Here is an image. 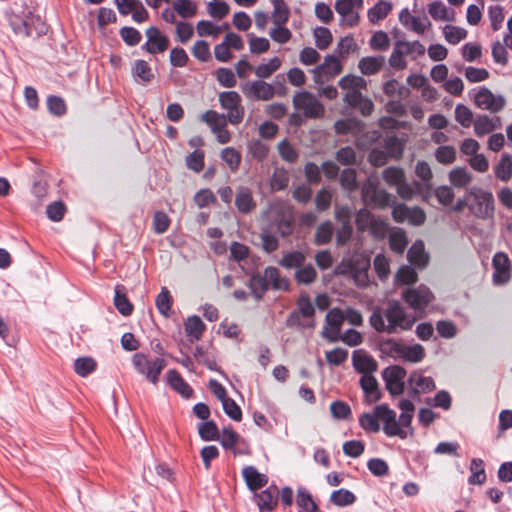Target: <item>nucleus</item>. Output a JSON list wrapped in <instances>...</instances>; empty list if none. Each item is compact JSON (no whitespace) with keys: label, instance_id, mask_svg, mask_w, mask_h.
Here are the masks:
<instances>
[{"label":"nucleus","instance_id":"f257e3e1","mask_svg":"<svg viewBox=\"0 0 512 512\" xmlns=\"http://www.w3.org/2000/svg\"><path fill=\"white\" fill-rule=\"evenodd\" d=\"M416 321L417 317L395 300L389 301L384 308L375 309L369 318L370 325L377 332L388 334L410 330Z\"/></svg>","mask_w":512,"mask_h":512},{"label":"nucleus","instance_id":"f03ea898","mask_svg":"<svg viewBox=\"0 0 512 512\" xmlns=\"http://www.w3.org/2000/svg\"><path fill=\"white\" fill-rule=\"evenodd\" d=\"M383 354L394 360L419 363L425 357V349L421 344L408 345L400 340L388 339L381 343Z\"/></svg>","mask_w":512,"mask_h":512},{"label":"nucleus","instance_id":"7ed1b4c3","mask_svg":"<svg viewBox=\"0 0 512 512\" xmlns=\"http://www.w3.org/2000/svg\"><path fill=\"white\" fill-rule=\"evenodd\" d=\"M470 212L479 219H489L494 215V198L491 192L473 187L467 195Z\"/></svg>","mask_w":512,"mask_h":512},{"label":"nucleus","instance_id":"20e7f679","mask_svg":"<svg viewBox=\"0 0 512 512\" xmlns=\"http://www.w3.org/2000/svg\"><path fill=\"white\" fill-rule=\"evenodd\" d=\"M132 364L139 374L143 375L147 381L154 385L159 382V377L167 366V362L163 357L150 358L141 352L133 355Z\"/></svg>","mask_w":512,"mask_h":512},{"label":"nucleus","instance_id":"39448f33","mask_svg":"<svg viewBox=\"0 0 512 512\" xmlns=\"http://www.w3.org/2000/svg\"><path fill=\"white\" fill-rule=\"evenodd\" d=\"M401 298L414 311L412 315L418 319L425 316V310L434 300V295L427 286L421 284L404 289Z\"/></svg>","mask_w":512,"mask_h":512},{"label":"nucleus","instance_id":"423d86ee","mask_svg":"<svg viewBox=\"0 0 512 512\" xmlns=\"http://www.w3.org/2000/svg\"><path fill=\"white\" fill-rule=\"evenodd\" d=\"M267 219L275 226L281 236L292 234L294 229V214L292 208L284 202L272 204L266 212Z\"/></svg>","mask_w":512,"mask_h":512},{"label":"nucleus","instance_id":"0eeeda50","mask_svg":"<svg viewBox=\"0 0 512 512\" xmlns=\"http://www.w3.org/2000/svg\"><path fill=\"white\" fill-rule=\"evenodd\" d=\"M384 181L396 188L397 194L404 200H410L416 195V191L421 189L419 182L408 183L403 169L395 166L384 169L382 173Z\"/></svg>","mask_w":512,"mask_h":512},{"label":"nucleus","instance_id":"6e6552de","mask_svg":"<svg viewBox=\"0 0 512 512\" xmlns=\"http://www.w3.org/2000/svg\"><path fill=\"white\" fill-rule=\"evenodd\" d=\"M361 196L363 202L373 208L383 209L392 202V195L379 188L378 180L375 177H368L361 185Z\"/></svg>","mask_w":512,"mask_h":512},{"label":"nucleus","instance_id":"1a4fd4ad","mask_svg":"<svg viewBox=\"0 0 512 512\" xmlns=\"http://www.w3.org/2000/svg\"><path fill=\"white\" fill-rule=\"evenodd\" d=\"M219 103L222 109L227 111L225 116L230 124L238 125L243 121L245 109L242 105V98L238 92H221L219 94Z\"/></svg>","mask_w":512,"mask_h":512},{"label":"nucleus","instance_id":"9d476101","mask_svg":"<svg viewBox=\"0 0 512 512\" xmlns=\"http://www.w3.org/2000/svg\"><path fill=\"white\" fill-rule=\"evenodd\" d=\"M363 3L364 0H336L334 8L340 15V24L350 28L357 26Z\"/></svg>","mask_w":512,"mask_h":512},{"label":"nucleus","instance_id":"9b49d317","mask_svg":"<svg viewBox=\"0 0 512 512\" xmlns=\"http://www.w3.org/2000/svg\"><path fill=\"white\" fill-rule=\"evenodd\" d=\"M293 106L302 111L307 118H318L323 115L324 107L310 92L301 91L294 95Z\"/></svg>","mask_w":512,"mask_h":512},{"label":"nucleus","instance_id":"f8f14e48","mask_svg":"<svg viewBox=\"0 0 512 512\" xmlns=\"http://www.w3.org/2000/svg\"><path fill=\"white\" fill-rule=\"evenodd\" d=\"M339 86L346 91L344 100L350 106L356 107L361 102L364 96L361 93L362 89L366 88V81L364 78L356 75H347L341 78Z\"/></svg>","mask_w":512,"mask_h":512},{"label":"nucleus","instance_id":"ddd939ff","mask_svg":"<svg viewBox=\"0 0 512 512\" xmlns=\"http://www.w3.org/2000/svg\"><path fill=\"white\" fill-rule=\"evenodd\" d=\"M375 412L379 420L384 423L383 431L387 436H398L402 439L407 437L405 430L398 424L395 411L386 405H378L375 407Z\"/></svg>","mask_w":512,"mask_h":512},{"label":"nucleus","instance_id":"4468645a","mask_svg":"<svg viewBox=\"0 0 512 512\" xmlns=\"http://www.w3.org/2000/svg\"><path fill=\"white\" fill-rule=\"evenodd\" d=\"M475 105L492 113L500 112L506 105V100L501 95H494L491 90L482 87L474 96Z\"/></svg>","mask_w":512,"mask_h":512},{"label":"nucleus","instance_id":"2eb2a0df","mask_svg":"<svg viewBox=\"0 0 512 512\" xmlns=\"http://www.w3.org/2000/svg\"><path fill=\"white\" fill-rule=\"evenodd\" d=\"M241 88L246 97L251 100L268 101L275 95L274 87L262 79L246 82Z\"/></svg>","mask_w":512,"mask_h":512},{"label":"nucleus","instance_id":"dca6fc26","mask_svg":"<svg viewBox=\"0 0 512 512\" xmlns=\"http://www.w3.org/2000/svg\"><path fill=\"white\" fill-rule=\"evenodd\" d=\"M392 217L398 223L408 221L412 225H422L425 222V212L419 207H408L405 204H396L392 210Z\"/></svg>","mask_w":512,"mask_h":512},{"label":"nucleus","instance_id":"f3484780","mask_svg":"<svg viewBox=\"0 0 512 512\" xmlns=\"http://www.w3.org/2000/svg\"><path fill=\"white\" fill-rule=\"evenodd\" d=\"M342 70V65L339 59L333 55L325 57L324 62L316 66L313 70L314 81L318 84L329 80L338 75Z\"/></svg>","mask_w":512,"mask_h":512},{"label":"nucleus","instance_id":"a211bd4d","mask_svg":"<svg viewBox=\"0 0 512 512\" xmlns=\"http://www.w3.org/2000/svg\"><path fill=\"white\" fill-rule=\"evenodd\" d=\"M345 321L344 312L339 308H333L326 315V325L323 330V336L330 342H336L340 339L341 326Z\"/></svg>","mask_w":512,"mask_h":512},{"label":"nucleus","instance_id":"6ab92c4d","mask_svg":"<svg viewBox=\"0 0 512 512\" xmlns=\"http://www.w3.org/2000/svg\"><path fill=\"white\" fill-rule=\"evenodd\" d=\"M406 371L400 366H390L383 372L386 389L393 396L402 394L404 390V378Z\"/></svg>","mask_w":512,"mask_h":512},{"label":"nucleus","instance_id":"aec40b11","mask_svg":"<svg viewBox=\"0 0 512 512\" xmlns=\"http://www.w3.org/2000/svg\"><path fill=\"white\" fill-rule=\"evenodd\" d=\"M145 34L147 41L143 44L142 49L150 54L163 53L167 50L169 40L157 27H149Z\"/></svg>","mask_w":512,"mask_h":512},{"label":"nucleus","instance_id":"412c9836","mask_svg":"<svg viewBox=\"0 0 512 512\" xmlns=\"http://www.w3.org/2000/svg\"><path fill=\"white\" fill-rule=\"evenodd\" d=\"M218 440L225 449L232 450L235 455L248 453L245 441L230 427L223 428Z\"/></svg>","mask_w":512,"mask_h":512},{"label":"nucleus","instance_id":"4be33fe9","mask_svg":"<svg viewBox=\"0 0 512 512\" xmlns=\"http://www.w3.org/2000/svg\"><path fill=\"white\" fill-rule=\"evenodd\" d=\"M399 21L406 29L419 35L424 34L431 27V22L426 16H414L407 8L400 11Z\"/></svg>","mask_w":512,"mask_h":512},{"label":"nucleus","instance_id":"5701e85b","mask_svg":"<svg viewBox=\"0 0 512 512\" xmlns=\"http://www.w3.org/2000/svg\"><path fill=\"white\" fill-rule=\"evenodd\" d=\"M493 282L497 285L505 284L510 280V260L503 252H497L492 259Z\"/></svg>","mask_w":512,"mask_h":512},{"label":"nucleus","instance_id":"b1692460","mask_svg":"<svg viewBox=\"0 0 512 512\" xmlns=\"http://www.w3.org/2000/svg\"><path fill=\"white\" fill-rule=\"evenodd\" d=\"M352 362L355 370L362 375L372 374L378 367L376 360L364 350H355Z\"/></svg>","mask_w":512,"mask_h":512},{"label":"nucleus","instance_id":"393cba45","mask_svg":"<svg viewBox=\"0 0 512 512\" xmlns=\"http://www.w3.org/2000/svg\"><path fill=\"white\" fill-rule=\"evenodd\" d=\"M409 388L411 394H421L428 393L435 389L434 380L429 377L423 375V373L415 371L411 373L408 379Z\"/></svg>","mask_w":512,"mask_h":512},{"label":"nucleus","instance_id":"a878e982","mask_svg":"<svg viewBox=\"0 0 512 512\" xmlns=\"http://www.w3.org/2000/svg\"><path fill=\"white\" fill-rule=\"evenodd\" d=\"M279 491L276 486L255 494L256 503L261 511H272L277 506Z\"/></svg>","mask_w":512,"mask_h":512},{"label":"nucleus","instance_id":"bb28decb","mask_svg":"<svg viewBox=\"0 0 512 512\" xmlns=\"http://www.w3.org/2000/svg\"><path fill=\"white\" fill-rule=\"evenodd\" d=\"M242 476L252 491L263 488L267 482L268 477L265 474L260 473L254 466H246L242 470Z\"/></svg>","mask_w":512,"mask_h":512},{"label":"nucleus","instance_id":"cd10ccee","mask_svg":"<svg viewBox=\"0 0 512 512\" xmlns=\"http://www.w3.org/2000/svg\"><path fill=\"white\" fill-rule=\"evenodd\" d=\"M415 174L422 181V183H419L421 185V189L420 191L417 190L416 194H421L425 197L432 188L431 180L433 175L429 164L425 161H418L415 166Z\"/></svg>","mask_w":512,"mask_h":512},{"label":"nucleus","instance_id":"c85d7f7f","mask_svg":"<svg viewBox=\"0 0 512 512\" xmlns=\"http://www.w3.org/2000/svg\"><path fill=\"white\" fill-rule=\"evenodd\" d=\"M235 205L239 212L247 214L256 208V201L253 198L252 191L248 187H239L237 190Z\"/></svg>","mask_w":512,"mask_h":512},{"label":"nucleus","instance_id":"c756f323","mask_svg":"<svg viewBox=\"0 0 512 512\" xmlns=\"http://www.w3.org/2000/svg\"><path fill=\"white\" fill-rule=\"evenodd\" d=\"M500 125V118H490L487 115H479L473 122L474 133L477 137H483L493 132Z\"/></svg>","mask_w":512,"mask_h":512},{"label":"nucleus","instance_id":"7c9ffc66","mask_svg":"<svg viewBox=\"0 0 512 512\" xmlns=\"http://www.w3.org/2000/svg\"><path fill=\"white\" fill-rule=\"evenodd\" d=\"M428 13L429 15L436 21H447L453 22L455 20V11L451 8H448L441 1H433L428 5Z\"/></svg>","mask_w":512,"mask_h":512},{"label":"nucleus","instance_id":"2f4dec72","mask_svg":"<svg viewBox=\"0 0 512 512\" xmlns=\"http://www.w3.org/2000/svg\"><path fill=\"white\" fill-rule=\"evenodd\" d=\"M409 262L418 268H424L427 263L429 256L425 252L424 243L422 241H416L408 250L407 254Z\"/></svg>","mask_w":512,"mask_h":512},{"label":"nucleus","instance_id":"473e14b6","mask_svg":"<svg viewBox=\"0 0 512 512\" xmlns=\"http://www.w3.org/2000/svg\"><path fill=\"white\" fill-rule=\"evenodd\" d=\"M184 330L191 342L198 341L205 331V324L200 317L190 316L184 322Z\"/></svg>","mask_w":512,"mask_h":512},{"label":"nucleus","instance_id":"72a5a7b5","mask_svg":"<svg viewBox=\"0 0 512 512\" xmlns=\"http://www.w3.org/2000/svg\"><path fill=\"white\" fill-rule=\"evenodd\" d=\"M360 385L369 402H376L380 399L381 393L378 382L372 374L362 375Z\"/></svg>","mask_w":512,"mask_h":512},{"label":"nucleus","instance_id":"f704fd0d","mask_svg":"<svg viewBox=\"0 0 512 512\" xmlns=\"http://www.w3.org/2000/svg\"><path fill=\"white\" fill-rule=\"evenodd\" d=\"M167 380L169 385L184 398L191 397L193 389L176 370H169L167 372Z\"/></svg>","mask_w":512,"mask_h":512},{"label":"nucleus","instance_id":"c9c22d12","mask_svg":"<svg viewBox=\"0 0 512 512\" xmlns=\"http://www.w3.org/2000/svg\"><path fill=\"white\" fill-rule=\"evenodd\" d=\"M201 120L210 126L214 134L221 131L222 129H225L228 122L225 114H219L214 110H208L203 113Z\"/></svg>","mask_w":512,"mask_h":512},{"label":"nucleus","instance_id":"e433bc0d","mask_svg":"<svg viewBox=\"0 0 512 512\" xmlns=\"http://www.w3.org/2000/svg\"><path fill=\"white\" fill-rule=\"evenodd\" d=\"M273 11L271 19L273 25H286L290 17V9L284 0H272Z\"/></svg>","mask_w":512,"mask_h":512},{"label":"nucleus","instance_id":"4c0bfd02","mask_svg":"<svg viewBox=\"0 0 512 512\" xmlns=\"http://www.w3.org/2000/svg\"><path fill=\"white\" fill-rule=\"evenodd\" d=\"M114 305L123 316H129L133 312V305L128 300L126 289L123 285L115 287Z\"/></svg>","mask_w":512,"mask_h":512},{"label":"nucleus","instance_id":"58836bf2","mask_svg":"<svg viewBox=\"0 0 512 512\" xmlns=\"http://www.w3.org/2000/svg\"><path fill=\"white\" fill-rule=\"evenodd\" d=\"M264 277L266 282L272 286L275 290H288L289 281L286 278L280 276V272L275 267H267L264 270Z\"/></svg>","mask_w":512,"mask_h":512},{"label":"nucleus","instance_id":"ea45409f","mask_svg":"<svg viewBox=\"0 0 512 512\" xmlns=\"http://www.w3.org/2000/svg\"><path fill=\"white\" fill-rule=\"evenodd\" d=\"M494 173L497 179L507 182L512 177V157L509 154H503L501 159L494 167Z\"/></svg>","mask_w":512,"mask_h":512},{"label":"nucleus","instance_id":"a19ab883","mask_svg":"<svg viewBox=\"0 0 512 512\" xmlns=\"http://www.w3.org/2000/svg\"><path fill=\"white\" fill-rule=\"evenodd\" d=\"M392 10V4L386 1H379L368 10L367 17L373 24L378 23L388 16Z\"/></svg>","mask_w":512,"mask_h":512},{"label":"nucleus","instance_id":"79ce46f5","mask_svg":"<svg viewBox=\"0 0 512 512\" xmlns=\"http://www.w3.org/2000/svg\"><path fill=\"white\" fill-rule=\"evenodd\" d=\"M384 57H363L358 64L360 71L365 75L376 74L384 65Z\"/></svg>","mask_w":512,"mask_h":512},{"label":"nucleus","instance_id":"37998d69","mask_svg":"<svg viewBox=\"0 0 512 512\" xmlns=\"http://www.w3.org/2000/svg\"><path fill=\"white\" fill-rule=\"evenodd\" d=\"M471 475L468 482L472 485H481L486 480L484 462L481 459L473 458L470 463Z\"/></svg>","mask_w":512,"mask_h":512},{"label":"nucleus","instance_id":"c03bdc74","mask_svg":"<svg viewBox=\"0 0 512 512\" xmlns=\"http://www.w3.org/2000/svg\"><path fill=\"white\" fill-rule=\"evenodd\" d=\"M449 181L456 188H464L472 181V174L463 167H458L450 171Z\"/></svg>","mask_w":512,"mask_h":512},{"label":"nucleus","instance_id":"a18cd8bd","mask_svg":"<svg viewBox=\"0 0 512 512\" xmlns=\"http://www.w3.org/2000/svg\"><path fill=\"white\" fill-rule=\"evenodd\" d=\"M296 503L299 507V512H316L318 509L312 495L305 488L297 490Z\"/></svg>","mask_w":512,"mask_h":512},{"label":"nucleus","instance_id":"49530a36","mask_svg":"<svg viewBox=\"0 0 512 512\" xmlns=\"http://www.w3.org/2000/svg\"><path fill=\"white\" fill-rule=\"evenodd\" d=\"M290 176L286 169L275 168L270 179V188L272 191L284 190L289 185Z\"/></svg>","mask_w":512,"mask_h":512},{"label":"nucleus","instance_id":"de8ad7c7","mask_svg":"<svg viewBox=\"0 0 512 512\" xmlns=\"http://www.w3.org/2000/svg\"><path fill=\"white\" fill-rule=\"evenodd\" d=\"M132 71L137 81L142 83H148L154 78L150 65L144 60L135 61Z\"/></svg>","mask_w":512,"mask_h":512},{"label":"nucleus","instance_id":"09e8293b","mask_svg":"<svg viewBox=\"0 0 512 512\" xmlns=\"http://www.w3.org/2000/svg\"><path fill=\"white\" fill-rule=\"evenodd\" d=\"M281 66V60L278 57L271 58L267 63L258 65L254 72L259 79L269 78Z\"/></svg>","mask_w":512,"mask_h":512},{"label":"nucleus","instance_id":"8fccbe9b","mask_svg":"<svg viewBox=\"0 0 512 512\" xmlns=\"http://www.w3.org/2000/svg\"><path fill=\"white\" fill-rule=\"evenodd\" d=\"M396 43L405 56H411L413 59L425 53L424 45L417 40L412 42L397 41Z\"/></svg>","mask_w":512,"mask_h":512},{"label":"nucleus","instance_id":"3c124183","mask_svg":"<svg viewBox=\"0 0 512 512\" xmlns=\"http://www.w3.org/2000/svg\"><path fill=\"white\" fill-rule=\"evenodd\" d=\"M249 288L255 299L260 300L268 290V284L264 275L255 274L251 276L249 279Z\"/></svg>","mask_w":512,"mask_h":512},{"label":"nucleus","instance_id":"603ef678","mask_svg":"<svg viewBox=\"0 0 512 512\" xmlns=\"http://www.w3.org/2000/svg\"><path fill=\"white\" fill-rule=\"evenodd\" d=\"M196 32L200 37L217 38L222 32V27L208 20H200L196 24Z\"/></svg>","mask_w":512,"mask_h":512},{"label":"nucleus","instance_id":"864d4df0","mask_svg":"<svg viewBox=\"0 0 512 512\" xmlns=\"http://www.w3.org/2000/svg\"><path fill=\"white\" fill-rule=\"evenodd\" d=\"M173 8L182 18H192L197 13V5L191 0H175Z\"/></svg>","mask_w":512,"mask_h":512},{"label":"nucleus","instance_id":"5fc2aeb1","mask_svg":"<svg viewBox=\"0 0 512 512\" xmlns=\"http://www.w3.org/2000/svg\"><path fill=\"white\" fill-rule=\"evenodd\" d=\"M445 40L452 45L458 44L467 37V31L458 26L446 25L443 28Z\"/></svg>","mask_w":512,"mask_h":512},{"label":"nucleus","instance_id":"6e6d98bb","mask_svg":"<svg viewBox=\"0 0 512 512\" xmlns=\"http://www.w3.org/2000/svg\"><path fill=\"white\" fill-rule=\"evenodd\" d=\"M389 244L395 253H403L408 244L405 232L401 229L392 231L389 235Z\"/></svg>","mask_w":512,"mask_h":512},{"label":"nucleus","instance_id":"4d7b16f0","mask_svg":"<svg viewBox=\"0 0 512 512\" xmlns=\"http://www.w3.org/2000/svg\"><path fill=\"white\" fill-rule=\"evenodd\" d=\"M355 500V495L351 491L343 488L333 491L330 495L331 503L339 507L351 505L355 502Z\"/></svg>","mask_w":512,"mask_h":512},{"label":"nucleus","instance_id":"13d9d810","mask_svg":"<svg viewBox=\"0 0 512 512\" xmlns=\"http://www.w3.org/2000/svg\"><path fill=\"white\" fill-rule=\"evenodd\" d=\"M221 159L228 165L231 171L238 170L241 163V154L233 147H226L221 151Z\"/></svg>","mask_w":512,"mask_h":512},{"label":"nucleus","instance_id":"bf43d9fd","mask_svg":"<svg viewBox=\"0 0 512 512\" xmlns=\"http://www.w3.org/2000/svg\"><path fill=\"white\" fill-rule=\"evenodd\" d=\"M198 433L202 440L213 441L219 439V430L214 421H205L198 425Z\"/></svg>","mask_w":512,"mask_h":512},{"label":"nucleus","instance_id":"052dcab7","mask_svg":"<svg viewBox=\"0 0 512 512\" xmlns=\"http://www.w3.org/2000/svg\"><path fill=\"white\" fill-rule=\"evenodd\" d=\"M155 305L160 314L166 317L169 315L172 306V297L166 287H162L160 293L157 295Z\"/></svg>","mask_w":512,"mask_h":512},{"label":"nucleus","instance_id":"680f3d73","mask_svg":"<svg viewBox=\"0 0 512 512\" xmlns=\"http://www.w3.org/2000/svg\"><path fill=\"white\" fill-rule=\"evenodd\" d=\"M334 233L333 225L330 221H325L321 223L315 232V239L314 242L317 245H323L328 243Z\"/></svg>","mask_w":512,"mask_h":512},{"label":"nucleus","instance_id":"e2e57ef3","mask_svg":"<svg viewBox=\"0 0 512 512\" xmlns=\"http://www.w3.org/2000/svg\"><path fill=\"white\" fill-rule=\"evenodd\" d=\"M435 159L443 165H450L456 160V149L453 146L441 145L435 150Z\"/></svg>","mask_w":512,"mask_h":512},{"label":"nucleus","instance_id":"0e129e2a","mask_svg":"<svg viewBox=\"0 0 512 512\" xmlns=\"http://www.w3.org/2000/svg\"><path fill=\"white\" fill-rule=\"evenodd\" d=\"M455 120L464 128H469L474 120L473 113L470 108L463 104H458L455 107Z\"/></svg>","mask_w":512,"mask_h":512},{"label":"nucleus","instance_id":"69168bd1","mask_svg":"<svg viewBox=\"0 0 512 512\" xmlns=\"http://www.w3.org/2000/svg\"><path fill=\"white\" fill-rule=\"evenodd\" d=\"M340 185L347 191H355L358 188L356 170L347 168L340 174Z\"/></svg>","mask_w":512,"mask_h":512},{"label":"nucleus","instance_id":"338daca9","mask_svg":"<svg viewBox=\"0 0 512 512\" xmlns=\"http://www.w3.org/2000/svg\"><path fill=\"white\" fill-rule=\"evenodd\" d=\"M95 368L96 362L90 357H81L74 362L75 372L81 377H86L92 373Z\"/></svg>","mask_w":512,"mask_h":512},{"label":"nucleus","instance_id":"774afa93","mask_svg":"<svg viewBox=\"0 0 512 512\" xmlns=\"http://www.w3.org/2000/svg\"><path fill=\"white\" fill-rule=\"evenodd\" d=\"M207 11L211 17L221 20L229 14L230 7L224 1H211L207 5Z\"/></svg>","mask_w":512,"mask_h":512}]
</instances>
